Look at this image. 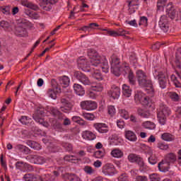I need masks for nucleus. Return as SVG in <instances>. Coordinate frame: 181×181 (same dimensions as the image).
<instances>
[{
    "mask_svg": "<svg viewBox=\"0 0 181 181\" xmlns=\"http://www.w3.org/2000/svg\"><path fill=\"white\" fill-rule=\"evenodd\" d=\"M88 56L92 67L100 66L102 71L105 74L110 71V65H108V60L105 57L98 55V53L93 49H88Z\"/></svg>",
    "mask_w": 181,
    "mask_h": 181,
    "instance_id": "nucleus-1",
    "label": "nucleus"
},
{
    "mask_svg": "<svg viewBox=\"0 0 181 181\" xmlns=\"http://www.w3.org/2000/svg\"><path fill=\"white\" fill-rule=\"evenodd\" d=\"M58 176H60V170H55L52 174H44L42 177L33 174H25L23 179L25 181H56V177Z\"/></svg>",
    "mask_w": 181,
    "mask_h": 181,
    "instance_id": "nucleus-2",
    "label": "nucleus"
},
{
    "mask_svg": "<svg viewBox=\"0 0 181 181\" xmlns=\"http://www.w3.org/2000/svg\"><path fill=\"white\" fill-rule=\"evenodd\" d=\"M109 60L111 66V73L117 77H119L124 73V69H125L124 64H128L124 63L121 64V59L115 54H112Z\"/></svg>",
    "mask_w": 181,
    "mask_h": 181,
    "instance_id": "nucleus-3",
    "label": "nucleus"
},
{
    "mask_svg": "<svg viewBox=\"0 0 181 181\" xmlns=\"http://www.w3.org/2000/svg\"><path fill=\"white\" fill-rule=\"evenodd\" d=\"M29 26V21L24 18H20L16 21L15 26V33L17 36L25 37L28 36V27Z\"/></svg>",
    "mask_w": 181,
    "mask_h": 181,
    "instance_id": "nucleus-4",
    "label": "nucleus"
},
{
    "mask_svg": "<svg viewBox=\"0 0 181 181\" xmlns=\"http://www.w3.org/2000/svg\"><path fill=\"white\" fill-rule=\"evenodd\" d=\"M136 78L139 83L140 87H148L153 91L152 89V81L146 76V73L139 69L136 72Z\"/></svg>",
    "mask_w": 181,
    "mask_h": 181,
    "instance_id": "nucleus-5",
    "label": "nucleus"
},
{
    "mask_svg": "<svg viewBox=\"0 0 181 181\" xmlns=\"http://www.w3.org/2000/svg\"><path fill=\"white\" fill-rule=\"evenodd\" d=\"M172 114V110L169 107L162 105L160 106V110L157 113V118L160 125H165L166 124V118Z\"/></svg>",
    "mask_w": 181,
    "mask_h": 181,
    "instance_id": "nucleus-6",
    "label": "nucleus"
},
{
    "mask_svg": "<svg viewBox=\"0 0 181 181\" xmlns=\"http://www.w3.org/2000/svg\"><path fill=\"white\" fill-rule=\"evenodd\" d=\"M153 77L155 80L158 81V84L160 88H166V86H168V83H169V77L168 75L163 73V71H158L155 69L153 72Z\"/></svg>",
    "mask_w": 181,
    "mask_h": 181,
    "instance_id": "nucleus-7",
    "label": "nucleus"
},
{
    "mask_svg": "<svg viewBox=\"0 0 181 181\" xmlns=\"http://www.w3.org/2000/svg\"><path fill=\"white\" fill-rule=\"evenodd\" d=\"M134 100L135 101H139V103H141V104L143 105H147V107H152V104L153 103L152 98L146 96L141 90H137L136 92Z\"/></svg>",
    "mask_w": 181,
    "mask_h": 181,
    "instance_id": "nucleus-8",
    "label": "nucleus"
},
{
    "mask_svg": "<svg viewBox=\"0 0 181 181\" xmlns=\"http://www.w3.org/2000/svg\"><path fill=\"white\" fill-rule=\"evenodd\" d=\"M28 160L30 163H35V165H43L52 162L50 158H45V157L37 155H30L28 156Z\"/></svg>",
    "mask_w": 181,
    "mask_h": 181,
    "instance_id": "nucleus-9",
    "label": "nucleus"
},
{
    "mask_svg": "<svg viewBox=\"0 0 181 181\" xmlns=\"http://www.w3.org/2000/svg\"><path fill=\"white\" fill-rule=\"evenodd\" d=\"M43 117H45V107L39 106L38 107H37V110L34 113L33 118L36 122H38V124L45 126V124L46 123L45 122V119H43Z\"/></svg>",
    "mask_w": 181,
    "mask_h": 181,
    "instance_id": "nucleus-10",
    "label": "nucleus"
},
{
    "mask_svg": "<svg viewBox=\"0 0 181 181\" xmlns=\"http://www.w3.org/2000/svg\"><path fill=\"white\" fill-rule=\"evenodd\" d=\"M51 112L54 115V117H56V118H58V119H60V121H63L62 124L63 125H65V127H67L68 125H71V121L70 120V119L64 117V115L60 112L59 110L52 107L51 109Z\"/></svg>",
    "mask_w": 181,
    "mask_h": 181,
    "instance_id": "nucleus-11",
    "label": "nucleus"
},
{
    "mask_svg": "<svg viewBox=\"0 0 181 181\" xmlns=\"http://www.w3.org/2000/svg\"><path fill=\"white\" fill-rule=\"evenodd\" d=\"M74 76L76 80L80 81L83 86H91V81L86 74L81 73V71H75Z\"/></svg>",
    "mask_w": 181,
    "mask_h": 181,
    "instance_id": "nucleus-12",
    "label": "nucleus"
},
{
    "mask_svg": "<svg viewBox=\"0 0 181 181\" xmlns=\"http://www.w3.org/2000/svg\"><path fill=\"white\" fill-rule=\"evenodd\" d=\"M102 173L105 176H114L117 173L115 167L112 163H107L102 168Z\"/></svg>",
    "mask_w": 181,
    "mask_h": 181,
    "instance_id": "nucleus-13",
    "label": "nucleus"
},
{
    "mask_svg": "<svg viewBox=\"0 0 181 181\" xmlns=\"http://www.w3.org/2000/svg\"><path fill=\"white\" fill-rule=\"evenodd\" d=\"M80 105L82 110H86V111H93L97 109V103L91 100L83 101Z\"/></svg>",
    "mask_w": 181,
    "mask_h": 181,
    "instance_id": "nucleus-14",
    "label": "nucleus"
},
{
    "mask_svg": "<svg viewBox=\"0 0 181 181\" xmlns=\"http://www.w3.org/2000/svg\"><path fill=\"white\" fill-rule=\"evenodd\" d=\"M59 0H41L40 6L44 11H52L53 5L57 4Z\"/></svg>",
    "mask_w": 181,
    "mask_h": 181,
    "instance_id": "nucleus-15",
    "label": "nucleus"
},
{
    "mask_svg": "<svg viewBox=\"0 0 181 181\" xmlns=\"http://www.w3.org/2000/svg\"><path fill=\"white\" fill-rule=\"evenodd\" d=\"M179 8L175 7L172 3L167 6V13L170 19H175L179 15Z\"/></svg>",
    "mask_w": 181,
    "mask_h": 181,
    "instance_id": "nucleus-16",
    "label": "nucleus"
},
{
    "mask_svg": "<svg viewBox=\"0 0 181 181\" xmlns=\"http://www.w3.org/2000/svg\"><path fill=\"white\" fill-rule=\"evenodd\" d=\"M158 26L165 33L169 30V20L166 16H160Z\"/></svg>",
    "mask_w": 181,
    "mask_h": 181,
    "instance_id": "nucleus-17",
    "label": "nucleus"
},
{
    "mask_svg": "<svg viewBox=\"0 0 181 181\" xmlns=\"http://www.w3.org/2000/svg\"><path fill=\"white\" fill-rule=\"evenodd\" d=\"M78 66L81 69H87V71H91V69H94V66H91L90 61H87L84 57H81L78 59Z\"/></svg>",
    "mask_w": 181,
    "mask_h": 181,
    "instance_id": "nucleus-18",
    "label": "nucleus"
},
{
    "mask_svg": "<svg viewBox=\"0 0 181 181\" xmlns=\"http://www.w3.org/2000/svg\"><path fill=\"white\" fill-rule=\"evenodd\" d=\"M61 103L62 105L60 107L61 111L65 113H69L71 111V108H73V105L70 103V101L66 98L61 99Z\"/></svg>",
    "mask_w": 181,
    "mask_h": 181,
    "instance_id": "nucleus-19",
    "label": "nucleus"
},
{
    "mask_svg": "<svg viewBox=\"0 0 181 181\" xmlns=\"http://www.w3.org/2000/svg\"><path fill=\"white\" fill-rule=\"evenodd\" d=\"M93 127L99 134H107L110 131V127L105 123H95Z\"/></svg>",
    "mask_w": 181,
    "mask_h": 181,
    "instance_id": "nucleus-20",
    "label": "nucleus"
},
{
    "mask_svg": "<svg viewBox=\"0 0 181 181\" xmlns=\"http://www.w3.org/2000/svg\"><path fill=\"white\" fill-rule=\"evenodd\" d=\"M108 94L113 100H118L121 95V89L118 86H113Z\"/></svg>",
    "mask_w": 181,
    "mask_h": 181,
    "instance_id": "nucleus-21",
    "label": "nucleus"
},
{
    "mask_svg": "<svg viewBox=\"0 0 181 181\" xmlns=\"http://www.w3.org/2000/svg\"><path fill=\"white\" fill-rule=\"evenodd\" d=\"M123 66L124 67V69H123V71H124L126 74H129L128 78L130 84H132V85L135 84V76H134V73L132 72L131 69H129V65L124 64Z\"/></svg>",
    "mask_w": 181,
    "mask_h": 181,
    "instance_id": "nucleus-22",
    "label": "nucleus"
},
{
    "mask_svg": "<svg viewBox=\"0 0 181 181\" xmlns=\"http://www.w3.org/2000/svg\"><path fill=\"white\" fill-rule=\"evenodd\" d=\"M61 92H62V88H60V86L57 85L56 88L48 89V90L47 91V95L50 98H52L53 100H56V95L57 93H61Z\"/></svg>",
    "mask_w": 181,
    "mask_h": 181,
    "instance_id": "nucleus-23",
    "label": "nucleus"
},
{
    "mask_svg": "<svg viewBox=\"0 0 181 181\" xmlns=\"http://www.w3.org/2000/svg\"><path fill=\"white\" fill-rule=\"evenodd\" d=\"M94 69H91L92 71V77L93 78H95V80H103V75H101V72H100V70H103L101 69V66H93Z\"/></svg>",
    "mask_w": 181,
    "mask_h": 181,
    "instance_id": "nucleus-24",
    "label": "nucleus"
},
{
    "mask_svg": "<svg viewBox=\"0 0 181 181\" xmlns=\"http://www.w3.org/2000/svg\"><path fill=\"white\" fill-rule=\"evenodd\" d=\"M81 136L83 139H85L86 141H94V139L97 138V136H95L94 133L88 130L82 132Z\"/></svg>",
    "mask_w": 181,
    "mask_h": 181,
    "instance_id": "nucleus-25",
    "label": "nucleus"
},
{
    "mask_svg": "<svg viewBox=\"0 0 181 181\" xmlns=\"http://www.w3.org/2000/svg\"><path fill=\"white\" fill-rule=\"evenodd\" d=\"M16 1H21V0H16ZM21 5L23 6H25V8H28L29 9H33V11H37L39 9V6H37V5L28 0H21Z\"/></svg>",
    "mask_w": 181,
    "mask_h": 181,
    "instance_id": "nucleus-26",
    "label": "nucleus"
},
{
    "mask_svg": "<svg viewBox=\"0 0 181 181\" xmlns=\"http://www.w3.org/2000/svg\"><path fill=\"white\" fill-rule=\"evenodd\" d=\"M125 138L128 139V141H130V142H136L138 141V137H136V134L135 132L127 130L125 132Z\"/></svg>",
    "mask_w": 181,
    "mask_h": 181,
    "instance_id": "nucleus-27",
    "label": "nucleus"
},
{
    "mask_svg": "<svg viewBox=\"0 0 181 181\" xmlns=\"http://www.w3.org/2000/svg\"><path fill=\"white\" fill-rule=\"evenodd\" d=\"M73 88L77 95L83 96L84 95V94H86V90H84L83 86H81V85L78 83H75L74 84Z\"/></svg>",
    "mask_w": 181,
    "mask_h": 181,
    "instance_id": "nucleus-28",
    "label": "nucleus"
},
{
    "mask_svg": "<svg viewBox=\"0 0 181 181\" xmlns=\"http://www.w3.org/2000/svg\"><path fill=\"white\" fill-rule=\"evenodd\" d=\"M169 166L170 164H168L165 160H163L158 163V170L160 172H168L169 170Z\"/></svg>",
    "mask_w": 181,
    "mask_h": 181,
    "instance_id": "nucleus-29",
    "label": "nucleus"
},
{
    "mask_svg": "<svg viewBox=\"0 0 181 181\" xmlns=\"http://www.w3.org/2000/svg\"><path fill=\"white\" fill-rule=\"evenodd\" d=\"M64 179L66 181H81V179H80L78 176L74 174H69V173L64 175Z\"/></svg>",
    "mask_w": 181,
    "mask_h": 181,
    "instance_id": "nucleus-30",
    "label": "nucleus"
},
{
    "mask_svg": "<svg viewBox=\"0 0 181 181\" xmlns=\"http://www.w3.org/2000/svg\"><path fill=\"white\" fill-rule=\"evenodd\" d=\"M122 94L124 97L129 98L132 94V89L127 84L122 85Z\"/></svg>",
    "mask_w": 181,
    "mask_h": 181,
    "instance_id": "nucleus-31",
    "label": "nucleus"
},
{
    "mask_svg": "<svg viewBox=\"0 0 181 181\" xmlns=\"http://www.w3.org/2000/svg\"><path fill=\"white\" fill-rule=\"evenodd\" d=\"M164 160H165L170 165L175 163L176 162V155L173 153H168L165 156Z\"/></svg>",
    "mask_w": 181,
    "mask_h": 181,
    "instance_id": "nucleus-32",
    "label": "nucleus"
},
{
    "mask_svg": "<svg viewBox=\"0 0 181 181\" xmlns=\"http://www.w3.org/2000/svg\"><path fill=\"white\" fill-rule=\"evenodd\" d=\"M20 122L23 125H33L34 122L33 120L29 117L27 116H22L19 119Z\"/></svg>",
    "mask_w": 181,
    "mask_h": 181,
    "instance_id": "nucleus-33",
    "label": "nucleus"
},
{
    "mask_svg": "<svg viewBox=\"0 0 181 181\" xmlns=\"http://www.w3.org/2000/svg\"><path fill=\"white\" fill-rule=\"evenodd\" d=\"M59 84H61L64 88L69 87V84H70V78L66 76L60 77Z\"/></svg>",
    "mask_w": 181,
    "mask_h": 181,
    "instance_id": "nucleus-34",
    "label": "nucleus"
},
{
    "mask_svg": "<svg viewBox=\"0 0 181 181\" xmlns=\"http://www.w3.org/2000/svg\"><path fill=\"white\" fill-rule=\"evenodd\" d=\"M161 139L166 142H172L175 139V136L170 133H163L161 135Z\"/></svg>",
    "mask_w": 181,
    "mask_h": 181,
    "instance_id": "nucleus-35",
    "label": "nucleus"
},
{
    "mask_svg": "<svg viewBox=\"0 0 181 181\" xmlns=\"http://www.w3.org/2000/svg\"><path fill=\"white\" fill-rule=\"evenodd\" d=\"M27 145L35 151H40L41 149L40 144L35 141H28Z\"/></svg>",
    "mask_w": 181,
    "mask_h": 181,
    "instance_id": "nucleus-36",
    "label": "nucleus"
},
{
    "mask_svg": "<svg viewBox=\"0 0 181 181\" xmlns=\"http://www.w3.org/2000/svg\"><path fill=\"white\" fill-rule=\"evenodd\" d=\"M111 155L112 156H113V158H117V159H119L120 158H122V156H124V153L121 150L115 148L112 151Z\"/></svg>",
    "mask_w": 181,
    "mask_h": 181,
    "instance_id": "nucleus-37",
    "label": "nucleus"
},
{
    "mask_svg": "<svg viewBox=\"0 0 181 181\" xmlns=\"http://www.w3.org/2000/svg\"><path fill=\"white\" fill-rule=\"evenodd\" d=\"M103 89V87L101 83H95L91 85V90H93V91L101 92Z\"/></svg>",
    "mask_w": 181,
    "mask_h": 181,
    "instance_id": "nucleus-38",
    "label": "nucleus"
},
{
    "mask_svg": "<svg viewBox=\"0 0 181 181\" xmlns=\"http://www.w3.org/2000/svg\"><path fill=\"white\" fill-rule=\"evenodd\" d=\"M16 151H19L20 152H23L24 153H29L30 152V149H29V148L21 144L16 145Z\"/></svg>",
    "mask_w": 181,
    "mask_h": 181,
    "instance_id": "nucleus-39",
    "label": "nucleus"
},
{
    "mask_svg": "<svg viewBox=\"0 0 181 181\" xmlns=\"http://www.w3.org/2000/svg\"><path fill=\"white\" fill-rule=\"evenodd\" d=\"M142 127H144V128L146 129H155L156 125L155 123L152 122L146 121L143 122Z\"/></svg>",
    "mask_w": 181,
    "mask_h": 181,
    "instance_id": "nucleus-40",
    "label": "nucleus"
},
{
    "mask_svg": "<svg viewBox=\"0 0 181 181\" xmlns=\"http://www.w3.org/2000/svg\"><path fill=\"white\" fill-rule=\"evenodd\" d=\"M100 30H103V35H108L109 36H112L113 37H117L118 36V31H114V30H108L107 29H101L99 28Z\"/></svg>",
    "mask_w": 181,
    "mask_h": 181,
    "instance_id": "nucleus-41",
    "label": "nucleus"
},
{
    "mask_svg": "<svg viewBox=\"0 0 181 181\" xmlns=\"http://www.w3.org/2000/svg\"><path fill=\"white\" fill-rule=\"evenodd\" d=\"M144 2H146V0H144ZM141 3V0H131L129 2V8H134V9L138 8V5Z\"/></svg>",
    "mask_w": 181,
    "mask_h": 181,
    "instance_id": "nucleus-42",
    "label": "nucleus"
},
{
    "mask_svg": "<svg viewBox=\"0 0 181 181\" xmlns=\"http://www.w3.org/2000/svg\"><path fill=\"white\" fill-rule=\"evenodd\" d=\"M168 96L173 101L179 102L180 101V95H179L176 92L168 93Z\"/></svg>",
    "mask_w": 181,
    "mask_h": 181,
    "instance_id": "nucleus-43",
    "label": "nucleus"
},
{
    "mask_svg": "<svg viewBox=\"0 0 181 181\" xmlns=\"http://www.w3.org/2000/svg\"><path fill=\"white\" fill-rule=\"evenodd\" d=\"M150 156L148 158V163L150 165H156L158 163V158L156 156L153 154V151H152L151 154H148Z\"/></svg>",
    "mask_w": 181,
    "mask_h": 181,
    "instance_id": "nucleus-44",
    "label": "nucleus"
},
{
    "mask_svg": "<svg viewBox=\"0 0 181 181\" xmlns=\"http://www.w3.org/2000/svg\"><path fill=\"white\" fill-rule=\"evenodd\" d=\"M140 168L141 172H145V170H149V167L144 162V160L141 158L139 163H137Z\"/></svg>",
    "mask_w": 181,
    "mask_h": 181,
    "instance_id": "nucleus-45",
    "label": "nucleus"
},
{
    "mask_svg": "<svg viewBox=\"0 0 181 181\" xmlns=\"http://www.w3.org/2000/svg\"><path fill=\"white\" fill-rule=\"evenodd\" d=\"M128 159H129V162H132V163H134V162H136V163H139V160L141 158V157H139L138 156H136L135 154H130L128 156Z\"/></svg>",
    "mask_w": 181,
    "mask_h": 181,
    "instance_id": "nucleus-46",
    "label": "nucleus"
},
{
    "mask_svg": "<svg viewBox=\"0 0 181 181\" xmlns=\"http://www.w3.org/2000/svg\"><path fill=\"white\" fill-rule=\"evenodd\" d=\"M71 119L72 121H74V122H76V124H79V125H81V126L86 125V122L78 116H74L71 117Z\"/></svg>",
    "mask_w": 181,
    "mask_h": 181,
    "instance_id": "nucleus-47",
    "label": "nucleus"
},
{
    "mask_svg": "<svg viewBox=\"0 0 181 181\" xmlns=\"http://www.w3.org/2000/svg\"><path fill=\"white\" fill-rule=\"evenodd\" d=\"M138 114L142 118H149V115L151 114L148 111H145L141 108L138 109Z\"/></svg>",
    "mask_w": 181,
    "mask_h": 181,
    "instance_id": "nucleus-48",
    "label": "nucleus"
},
{
    "mask_svg": "<svg viewBox=\"0 0 181 181\" xmlns=\"http://www.w3.org/2000/svg\"><path fill=\"white\" fill-rule=\"evenodd\" d=\"M119 114L120 117L124 119H128L129 118V113L125 109H121L119 110Z\"/></svg>",
    "mask_w": 181,
    "mask_h": 181,
    "instance_id": "nucleus-49",
    "label": "nucleus"
},
{
    "mask_svg": "<svg viewBox=\"0 0 181 181\" xmlns=\"http://www.w3.org/2000/svg\"><path fill=\"white\" fill-rule=\"evenodd\" d=\"M171 81L173 82V84L177 87V88H180L181 83L179 82V79L175 75L171 76Z\"/></svg>",
    "mask_w": 181,
    "mask_h": 181,
    "instance_id": "nucleus-50",
    "label": "nucleus"
},
{
    "mask_svg": "<svg viewBox=\"0 0 181 181\" xmlns=\"http://www.w3.org/2000/svg\"><path fill=\"white\" fill-rule=\"evenodd\" d=\"M141 148L143 149L146 153H148V155H152V148L146 144H141Z\"/></svg>",
    "mask_w": 181,
    "mask_h": 181,
    "instance_id": "nucleus-51",
    "label": "nucleus"
},
{
    "mask_svg": "<svg viewBox=\"0 0 181 181\" xmlns=\"http://www.w3.org/2000/svg\"><path fill=\"white\" fill-rule=\"evenodd\" d=\"M64 159V160H66V162H71L72 163H74V160H78V158L76 156L71 155L65 156Z\"/></svg>",
    "mask_w": 181,
    "mask_h": 181,
    "instance_id": "nucleus-52",
    "label": "nucleus"
},
{
    "mask_svg": "<svg viewBox=\"0 0 181 181\" xmlns=\"http://www.w3.org/2000/svg\"><path fill=\"white\" fill-rule=\"evenodd\" d=\"M83 170L87 175H94V173H95V170L88 165L85 166Z\"/></svg>",
    "mask_w": 181,
    "mask_h": 181,
    "instance_id": "nucleus-53",
    "label": "nucleus"
},
{
    "mask_svg": "<svg viewBox=\"0 0 181 181\" xmlns=\"http://www.w3.org/2000/svg\"><path fill=\"white\" fill-rule=\"evenodd\" d=\"M48 151H49V152H59V150L60 149V148H59L57 146L53 144H50L48 147H47Z\"/></svg>",
    "mask_w": 181,
    "mask_h": 181,
    "instance_id": "nucleus-54",
    "label": "nucleus"
},
{
    "mask_svg": "<svg viewBox=\"0 0 181 181\" xmlns=\"http://www.w3.org/2000/svg\"><path fill=\"white\" fill-rule=\"evenodd\" d=\"M139 25L141 26H148V18L146 16H141L140 18Z\"/></svg>",
    "mask_w": 181,
    "mask_h": 181,
    "instance_id": "nucleus-55",
    "label": "nucleus"
},
{
    "mask_svg": "<svg viewBox=\"0 0 181 181\" xmlns=\"http://www.w3.org/2000/svg\"><path fill=\"white\" fill-rule=\"evenodd\" d=\"M83 117L88 121H93L95 118L94 115L91 113H83Z\"/></svg>",
    "mask_w": 181,
    "mask_h": 181,
    "instance_id": "nucleus-56",
    "label": "nucleus"
},
{
    "mask_svg": "<svg viewBox=\"0 0 181 181\" xmlns=\"http://www.w3.org/2000/svg\"><path fill=\"white\" fill-rule=\"evenodd\" d=\"M26 165V163H23V161H18L16 163V169L22 170L25 169V167Z\"/></svg>",
    "mask_w": 181,
    "mask_h": 181,
    "instance_id": "nucleus-57",
    "label": "nucleus"
},
{
    "mask_svg": "<svg viewBox=\"0 0 181 181\" xmlns=\"http://www.w3.org/2000/svg\"><path fill=\"white\" fill-rule=\"evenodd\" d=\"M149 179L151 181H159L160 180V177L158 174L153 173L149 175Z\"/></svg>",
    "mask_w": 181,
    "mask_h": 181,
    "instance_id": "nucleus-58",
    "label": "nucleus"
},
{
    "mask_svg": "<svg viewBox=\"0 0 181 181\" xmlns=\"http://www.w3.org/2000/svg\"><path fill=\"white\" fill-rule=\"evenodd\" d=\"M104 155H105L104 151H101V150L96 151L94 153V156H95L98 159H101V158H103V157H104Z\"/></svg>",
    "mask_w": 181,
    "mask_h": 181,
    "instance_id": "nucleus-59",
    "label": "nucleus"
},
{
    "mask_svg": "<svg viewBox=\"0 0 181 181\" xmlns=\"http://www.w3.org/2000/svg\"><path fill=\"white\" fill-rule=\"evenodd\" d=\"M118 36H127V35H129V32L127 31L122 28H119L117 30Z\"/></svg>",
    "mask_w": 181,
    "mask_h": 181,
    "instance_id": "nucleus-60",
    "label": "nucleus"
},
{
    "mask_svg": "<svg viewBox=\"0 0 181 181\" xmlns=\"http://www.w3.org/2000/svg\"><path fill=\"white\" fill-rule=\"evenodd\" d=\"M107 110H108V114L109 115H110V117L115 115V112H116L115 107H114L113 105H110L108 107Z\"/></svg>",
    "mask_w": 181,
    "mask_h": 181,
    "instance_id": "nucleus-61",
    "label": "nucleus"
},
{
    "mask_svg": "<svg viewBox=\"0 0 181 181\" xmlns=\"http://www.w3.org/2000/svg\"><path fill=\"white\" fill-rule=\"evenodd\" d=\"M62 146L66 149V151H68V152L71 151L73 149V146L69 143H62Z\"/></svg>",
    "mask_w": 181,
    "mask_h": 181,
    "instance_id": "nucleus-62",
    "label": "nucleus"
},
{
    "mask_svg": "<svg viewBox=\"0 0 181 181\" xmlns=\"http://www.w3.org/2000/svg\"><path fill=\"white\" fill-rule=\"evenodd\" d=\"M166 1L168 0H158L157 3L158 8L163 9V6H165V4H166Z\"/></svg>",
    "mask_w": 181,
    "mask_h": 181,
    "instance_id": "nucleus-63",
    "label": "nucleus"
},
{
    "mask_svg": "<svg viewBox=\"0 0 181 181\" xmlns=\"http://www.w3.org/2000/svg\"><path fill=\"white\" fill-rule=\"evenodd\" d=\"M20 11L21 10L19 9L18 6H13L11 8V15H13V16H15L16 15H18Z\"/></svg>",
    "mask_w": 181,
    "mask_h": 181,
    "instance_id": "nucleus-64",
    "label": "nucleus"
}]
</instances>
